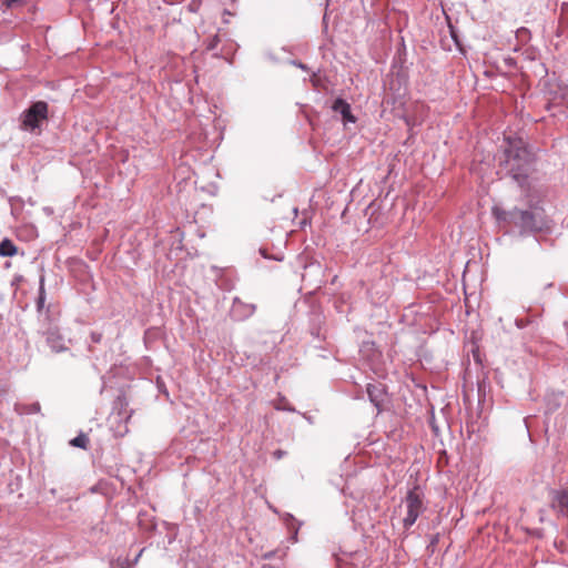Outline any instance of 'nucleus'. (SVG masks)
<instances>
[{
    "label": "nucleus",
    "instance_id": "nucleus-20",
    "mask_svg": "<svg viewBox=\"0 0 568 568\" xmlns=\"http://www.w3.org/2000/svg\"><path fill=\"white\" fill-rule=\"evenodd\" d=\"M20 1L21 0H6V4H7V7H12Z\"/></svg>",
    "mask_w": 568,
    "mask_h": 568
},
{
    "label": "nucleus",
    "instance_id": "nucleus-22",
    "mask_svg": "<svg viewBox=\"0 0 568 568\" xmlns=\"http://www.w3.org/2000/svg\"><path fill=\"white\" fill-rule=\"evenodd\" d=\"M336 568H355L354 566H343L339 561H337Z\"/></svg>",
    "mask_w": 568,
    "mask_h": 568
},
{
    "label": "nucleus",
    "instance_id": "nucleus-17",
    "mask_svg": "<svg viewBox=\"0 0 568 568\" xmlns=\"http://www.w3.org/2000/svg\"><path fill=\"white\" fill-rule=\"evenodd\" d=\"M515 323L518 328H524L528 322L521 318H517Z\"/></svg>",
    "mask_w": 568,
    "mask_h": 568
},
{
    "label": "nucleus",
    "instance_id": "nucleus-23",
    "mask_svg": "<svg viewBox=\"0 0 568 568\" xmlns=\"http://www.w3.org/2000/svg\"><path fill=\"white\" fill-rule=\"evenodd\" d=\"M142 552H143V549H142V550H140V552L135 556V558H134V562H138V560H139V558L141 557Z\"/></svg>",
    "mask_w": 568,
    "mask_h": 568
},
{
    "label": "nucleus",
    "instance_id": "nucleus-7",
    "mask_svg": "<svg viewBox=\"0 0 568 568\" xmlns=\"http://www.w3.org/2000/svg\"><path fill=\"white\" fill-rule=\"evenodd\" d=\"M366 393L369 398V402L377 408V412L381 413L383 409V403L386 396V390L383 384H367Z\"/></svg>",
    "mask_w": 568,
    "mask_h": 568
},
{
    "label": "nucleus",
    "instance_id": "nucleus-13",
    "mask_svg": "<svg viewBox=\"0 0 568 568\" xmlns=\"http://www.w3.org/2000/svg\"><path fill=\"white\" fill-rule=\"evenodd\" d=\"M88 443H89V438L84 434H80L71 440V445L79 447V448H85Z\"/></svg>",
    "mask_w": 568,
    "mask_h": 568
},
{
    "label": "nucleus",
    "instance_id": "nucleus-24",
    "mask_svg": "<svg viewBox=\"0 0 568 568\" xmlns=\"http://www.w3.org/2000/svg\"><path fill=\"white\" fill-rule=\"evenodd\" d=\"M519 33H528V30H527V29L521 28L520 30H518V34H519Z\"/></svg>",
    "mask_w": 568,
    "mask_h": 568
},
{
    "label": "nucleus",
    "instance_id": "nucleus-18",
    "mask_svg": "<svg viewBox=\"0 0 568 568\" xmlns=\"http://www.w3.org/2000/svg\"><path fill=\"white\" fill-rule=\"evenodd\" d=\"M284 455H285V452H283L281 449H277V450L274 452V457L276 459H281Z\"/></svg>",
    "mask_w": 568,
    "mask_h": 568
},
{
    "label": "nucleus",
    "instance_id": "nucleus-12",
    "mask_svg": "<svg viewBox=\"0 0 568 568\" xmlns=\"http://www.w3.org/2000/svg\"><path fill=\"white\" fill-rule=\"evenodd\" d=\"M562 393H552L547 396V409L549 412L557 409L561 404Z\"/></svg>",
    "mask_w": 568,
    "mask_h": 568
},
{
    "label": "nucleus",
    "instance_id": "nucleus-15",
    "mask_svg": "<svg viewBox=\"0 0 568 568\" xmlns=\"http://www.w3.org/2000/svg\"><path fill=\"white\" fill-rule=\"evenodd\" d=\"M275 408L278 410H287L293 412L294 409L286 404V399L284 397H281L278 403L275 404Z\"/></svg>",
    "mask_w": 568,
    "mask_h": 568
},
{
    "label": "nucleus",
    "instance_id": "nucleus-14",
    "mask_svg": "<svg viewBox=\"0 0 568 568\" xmlns=\"http://www.w3.org/2000/svg\"><path fill=\"white\" fill-rule=\"evenodd\" d=\"M16 410L19 413V414H34V413H38L40 410V404L39 403H33L31 404L30 406L26 407V408H20V406H16Z\"/></svg>",
    "mask_w": 568,
    "mask_h": 568
},
{
    "label": "nucleus",
    "instance_id": "nucleus-4",
    "mask_svg": "<svg viewBox=\"0 0 568 568\" xmlns=\"http://www.w3.org/2000/svg\"><path fill=\"white\" fill-rule=\"evenodd\" d=\"M406 516L403 519L405 529H409L425 510L423 494L415 487L405 497Z\"/></svg>",
    "mask_w": 568,
    "mask_h": 568
},
{
    "label": "nucleus",
    "instance_id": "nucleus-21",
    "mask_svg": "<svg viewBox=\"0 0 568 568\" xmlns=\"http://www.w3.org/2000/svg\"><path fill=\"white\" fill-rule=\"evenodd\" d=\"M293 64L298 67V68H301V69H303V70H306V65L304 63H302V62L293 61Z\"/></svg>",
    "mask_w": 568,
    "mask_h": 568
},
{
    "label": "nucleus",
    "instance_id": "nucleus-16",
    "mask_svg": "<svg viewBox=\"0 0 568 568\" xmlns=\"http://www.w3.org/2000/svg\"><path fill=\"white\" fill-rule=\"evenodd\" d=\"M101 338H102V334L101 333H97V332L91 333V341L93 343H100Z\"/></svg>",
    "mask_w": 568,
    "mask_h": 568
},
{
    "label": "nucleus",
    "instance_id": "nucleus-5",
    "mask_svg": "<svg viewBox=\"0 0 568 568\" xmlns=\"http://www.w3.org/2000/svg\"><path fill=\"white\" fill-rule=\"evenodd\" d=\"M42 334L52 352L60 353L68 349L65 339L57 326L49 325L48 328L42 331Z\"/></svg>",
    "mask_w": 568,
    "mask_h": 568
},
{
    "label": "nucleus",
    "instance_id": "nucleus-3",
    "mask_svg": "<svg viewBox=\"0 0 568 568\" xmlns=\"http://www.w3.org/2000/svg\"><path fill=\"white\" fill-rule=\"evenodd\" d=\"M49 105L44 101L33 102L20 115V129L30 133L40 132L48 119Z\"/></svg>",
    "mask_w": 568,
    "mask_h": 568
},
{
    "label": "nucleus",
    "instance_id": "nucleus-2",
    "mask_svg": "<svg viewBox=\"0 0 568 568\" xmlns=\"http://www.w3.org/2000/svg\"><path fill=\"white\" fill-rule=\"evenodd\" d=\"M493 215L499 224L518 229L521 235L541 232L547 226L544 210L537 204L530 205L528 209L514 207L511 210L494 206Z\"/></svg>",
    "mask_w": 568,
    "mask_h": 568
},
{
    "label": "nucleus",
    "instance_id": "nucleus-9",
    "mask_svg": "<svg viewBox=\"0 0 568 568\" xmlns=\"http://www.w3.org/2000/svg\"><path fill=\"white\" fill-rule=\"evenodd\" d=\"M283 520H284L285 525L287 526L288 530H291V532H292L291 540L293 542H296L301 524H298L296 521V519L291 514H286L285 517L283 518Z\"/></svg>",
    "mask_w": 568,
    "mask_h": 568
},
{
    "label": "nucleus",
    "instance_id": "nucleus-6",
    "mask_svg": "<svg viewBox=\"0 0 568 568\" xmlns=\"http://www.w3.org/2000/svg\"><path fill=\"white\" fill-rule=\"evenodd\" d=\"M256 306L254 304L245 303L239 297L233 298L230 310V316L236 322H242L251 317L255 313Z\"/></svg>",
    "mask_w": 568,
    "mask_h": 568
},
{
    "label": "nucleus",
    "instance_id": "nucleus-19",
    "mask_svg": "<svg viewBox=\"0 0 568 568\" xmlns=\"http://www.w3.org/2000/svg\"><path fill=\"white\" fill-rule=\"evenodd\" d=\"M274 556H275V551H267V552L263 554V556H262V557H263L264 559H271V558H273Z\"/></svg>",
    "mask_w": 568,
    "mask_h": 568
},
{
    "label": "nucleus",
    "instance_id": "nucleus-1",
    "mask_svg": "<svg viewBox=\"0 0 568 568\" xmlns=\"http://www.w3.org/2000/svg\"><path fill=\"white\" fill-rule=\"evenodd\" d=\"M504 159L500 166L520 186L529 185V176L534 171V154L520 138H505Z\"/></svg>",
    "mask_w": 568,
    "mask_h": 568
},
{
    "label": "nucleus",
    "instance_id": "nucleus-8",
    "mask_svg": "<svg viewBox=\"0 0 568 568\" xmlns=\"http://www.w3.org/2000/svg\"><path fill=\"white\" fill-rule=\"evenodd\" d=\"M332 109L335 113L342 115L343 122L346 123H355L356 118L352 114L351 105L344 99L337 98L332 105Z\"/></svg>",
    "mask_w": 568,
    "mask_h": 568
},
{
    "label": "nucleus",
    "instance_id": "nucleus-25",
    "mask_svg": "<svg viewBox=\"0 0 568 568\" xmlns=\"http://www.w3.org/2000/svg\"><path fill=\"white\" fill-rule=\"evenodd\" d=\"M263 568H271L270 566H263Z\"/></svg>",
    "mask_w": 568,
    "mask_h": 568
},
{
    "label": "nucleus",
    "instance_id": "nucleus-10",
    "mask_svg": "<svg viewBox=\"0 0 568 568\" xmlns=\"http://www.w3.org/2000/svg\"><path fill=\"white\" fill-rule=\"evenodd\" d=\"M17 254V246L9 239H3L0 242V255L11 257Z\"/></svg>",
    "mask_w": 568,
    "mask_h": 568
},
{
    "label": "nucleus",
    "instance_id": "nucleus-11",
    "mask_svg": "<svg viewBox=\"0 0 568 568\" xmlns=\"http://www.w3.org/2000/svg\"><path fill=\"white\" fill-rule=\"evenodd\" d=\"M44 304H45L44 276H41L40 281H39V295H38V300H37V311L39 313H41L42 310L44 308Z\"/></svg>",
    "mask_w": 568,
    "mask_h": 568
}]
</instances>
